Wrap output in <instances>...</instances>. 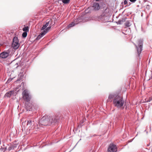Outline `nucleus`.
Masks as SVG:
<instances>
[{
    "mask_svg": "<svg viewBox=\"0 0 152 152\" xmlns=\"http://www.w3.org/2000/svg\"><path fill=\"white\" fill-rule=\"evenodd\" d=\"M59 117L58 116L47 115L43 116L39 121L40 124L43 126L54 124L58 122Z\"/></svg>",
    "mask_w": 152,
    "mask_h": 152,
    "instance_id": "f257e3e1",
    "label": "nucleus"
},
{
    "mask_svg": "<svg viewBox=\"0 0 152 152\" xmlns=\"http://www.w3.org/2000/svg\"><path fill=\"white\" fill-rule=\"evenodd\" d=\"M124 102L123 97L118 95L115 96L113 100L114 105L118 108H120L122 107Z\"/></svg>",
    "mask_w": 152,
    "mask_h": 152,
    "instance_id": "f03ea898",
    "label": "nucleus"
},
{
    "mask_svg": "<svg viewBox=\"0 0 152 152\" xmlns=\"http://www.w3.org/2000/svg\"><path fill=\"white\" fill-rule=\"evenodd\" d=\"M23 98L24 100L27 102L30 101L31 97L27 90H25L23 93Z\"/></svg>",
    "mask_w": 152,
    "mask_h": 152,
    "instance_id": "7ed1b4c3",
    "label": "nucleus"
},
{
    "mask_svg": "<svg viewBox=\"0 0 152 152\" xmlns=\"http://www.w3.org/2000/svg\"><path fill=\"white\" fill-rule=\"evenodd\" d=\"M142 42L143 41L142 40H140L138 42V46H136L137 53L139 56H140L142 50Z\"/></svg>",
    "mask_w": 152,
    "mask_h": 152,
    "instance_id": "20e7f679",
    "label": "nucleus"
},
{
    "mask_svg": "<svg viewBox=\"0 0 152 152\" xmlns=\"http://www.w3.org/2000/svg\"><path fill=\"white\" fill-rule=\"evenodd\" d=\"M19 91V89L18 88H16V89H15L13 91L7 92L5 94V96L10 97L11 96H15Z\"/></svg>",
    "mask_w": 152,
    "mask_h": 152,
    "instance_id": "39448f33",
    "label": "nucleus"
},
{
    "mask_svg": "<svg viewBox=\"0 0 152 152\" xmlns=\"http://www.w3.org/2000/svg\"><path fill=\"white\" fill-rule=\"evenodd\" d=\"M117 151V148L116 145L111 143L108 147L107 152H116Z\"/></svg>",
    "mask_w": 152,
    "mask_h": 152,
    "instance_id": "423d86ee",
    "label": "nucleus"
},
{
    "mask_svg": "<svg viewBox=\"0 0 152 152\" xmlns=\"http://www.w3.org/2000/svg\"><path fill=\"white\" fill-rule=\"evenodd\" d=\"M12 46L15 49H17L19 47L18 40L16 37H15L13 39Z\"/></svg>",
    "mask_w": 152,
    "mask_h": 152,
    "instance_id": "0eeeda50",
    "label": "nucleus"
},
{
    "mask_svg": "<svg viewBox=\"0 0 152 152\" xmlns=\"http://www.w3.org/2000/svg\"><path fill=\"white\" fill-rule=\"evenodd\" d=\"M50 29V27H47L45 30L43 31V32H42L41 34L39 35L37 37V39H39L44 35H45Z\"/></svg>",
    "mask_w": 152,
    "mask_h": 152,
    "instance_id": "6e6552de",
    "label": "nucleus"
},
{
    "mask_svg": "<svg viewBox=\"0 0 152 152\" xmlns=\"http://www.w3.org/2000/svg\"><path fill=\"white\" fill-rule=\"evenodd\" d=\"M9 55V53H8L3 52L0 54V57L3 58H5L8 57Z\"/></svg>",
    "mask_w": 152,
    "mask_h": 152,
    "instance_id": "1a4fd4ad",
    "label": "nucleus"
},
{
    "mask_svg": "<svg viewBox=\"0 0 152 152\" xmlns=\"http://www.w3.org/2000/svg\"><path fill=\"white\" fill-rule=\"evenodd\" d=\"M117 95L115 94H110L109 95L108 99L107 100V101L111 102L114 99L115 96Z\"/></svg>",
    "mask_w": 152,
    "mask_h": 152,
    "instance_id": "9d476101",
    "label": "nucleus"
},
{
    "mask_svg": "<svg viewBox=\"0 0 152 152\" xmlns=\"http://www.w3.org/2000/svg\"><path fill=\"white\" fill-rule=\"evenodd\" d=\"M26 109L27 111H30L32 109V104L30 103H26Z\"/></svg>",
    "mask_w": 152,
    "mask_h": 152,
    "instance_id": "9b49d317",
    "label": "nucleus"
},
{
    "mask_svg": "<svg viewBox=\"0 0 152 152\" xmlns=\"http://www.w3.org/2000/svg\"><path fill=\"white\" fill-rule=\"evenodd\" d=\"M79 20V19H76L74 20V22H72L69 24L68 26V28L71 27L75 26V24H77L78 23L77 21Z\"/></svg>",
    "mask_w": 152,
    "mask_h": 152,
    "instance_id": "f8f14e48",
    "label": "nucleus"
},
{
    "mask_svg": "<svg viewBox=\"0 0 152 152\" xmlns=\"http://www.w3.org/2000/svg\"><path fill=\"white\" fill-rule=\"evenodd\" d=\"M103 16H107L110 15L109 9L107 7L105 9L103 12Z\"/></svg>",
    "mask_w": 152,
    "mask_h": 152,
    "instance_id": "ddd939ff",
    "label": "nucleus"
},
{
    "mask_svg": "<svg viewBox=\"0 0 152 152\" xmlns=\"http://www.w3.org/2000/svg\"><path fill=\"white\" fill-rule=\"evenodd\" d=\"M34 124V121L31 119H29L26 122V125L28 127H30L31 126H33Z\"/></svg>",
    "mask_w": 152,
    "mask_h": 152,
    "instance_id": "4468645a",
    "label": "nucleus"
},
{
    "mask_svg": "<svg viewBox=\"0 0 152 152\" xmlns=\"http://www.w3.org/2000/svg\"><path fill=\"white\" fill-rule=\"evenodd\" d=\"M50 21H48V22H47L46 23V24L45 25H44L42 27V28L41 30H45L44 29L46 28L48 26V27H49L50 26L51 27V23Z\"/></svg>",
    "mask_w": 152,
    "mask_h": 152,
    "instance_id": "2eb2a0df",
    "label": "nucleus"
},
{
    "mask_svg": "<svg viewBox=\"0 0 152 152\" xmlns=\"http://www.w3.org/2000/svg\"><path fill=\"white\" fill-rule=\"evenodd\" d=\"M93 7L94 9L95 10H98L100 8V6L98 3H95L94 4Z\"/></svg>",
    "mask_w": 152,
    "mask_h": 152,
    "instance_id": "dca6fc26",
    "label": "nucleus"
},
{
    "mask_svg": "<svg viewBox=\"0 0 152 152\" xmlns=\"http://www.w3.org/2000/svg\"><path fill=\"white\" fill-rule=\"evenodd\" d=\"M29 28L28 27V26H25L23 28V30L24 31L27 32L29 31Z\"/></svg>",
    "mask_w": 152,
    "mask_h": 152,
    "instance_id": "f3484780",
    "label": "nucleus"
},
{
    "mask_svg": "<svg viewBox=\"0 0 152 152\" xmlns=\"http://www.w3.org/2000/svg\"><path fill=\"white\" fill-rule=\"evenodd\" d=\"M125 25L127 27H129L131 25V24L129 21H127L125 23Z\"/></svg>",
    "mask_w": 152,
    "mask_h": 152,
    "instance_id": "a211bd4d",
    "label": "nucleus"
},
{
    "mask_svg": "<svg viewBox=\"0 0 152 152\" xmlns=\"http://www.w3.org/2000/svg\"><path fill=\"white\" fill-rule=\"evenodd\" d=\"M27 32H24L22 34V36L23 38H26L27 37Z\"/></svg>",
    "mask_w": 152,
    "mask_h": 152,
    "instance_id": "6ab92c4d",
    "label": "nucleus"
},
{
    "mask_svg": "<svg viewBox=\"0 0 152 152\" xmlns=\"http://www.w3.org/2000/svg\"><path fill=\"white\" fill-rule=\"evenodd\" d=\"M63 3L65 4H67L69 2L70 0H62Z\"/></svg>",
    "mask_w": 152,
    "mask_h": 152,
    "instance_id": "aec40b11",
    "label": "nucleus"
},
{
    "mask_svg": "<svg viewBox=\"0 0 152 152\" xmlns=\"http://www.w3.org/2000/svg\"><path fill=\"white\" fill-rule=\"evenodd\" d=\"M145 102H150L152 100V98L151 97H150L147 100H146V99H145Z\"/></svg>",
    "mask_w": 152,
    "mask_h": 152,
    "instance_id": "412c9836",
    "label": "nucleus"
},
{
    "mask_svg": "<svg viewBox=\"0 0 152 152\" xmlns=\"http://www.w3.org/2000/svg\"><path fill=\"white\" fill-rule=\"evenodd\" d=\"M18 63H16L15 64V67L16 68H17L18 67Z\"/></svg>",
    "mask_w": 152,
    "mask_h": 152,
    "instance_id": "4be33fe9",
    "label": "nucleus"
},
{
    "mask_svg": "<svg viewBox=\"0 0 152 152\" xmlns=\"http://www.w3.org/2000/svg\"><path fill=\"white\" fill-rule=\"evenodd\" d=\"M129 1L132 3H134L137 1V0H129Z\"/></svg>",
    "mask_w": 152,
    "mask_h": 152,
    "instance_id": "5701e85b",
    "label": "nucleus"
},
{
    "mask_svg": "<svg viewBox=\"0 0 152 152\" xmlns=\"http://www.w3.org/2000/svg\"><path fill=\"white\" fill-rule=\"evenodd\" d=\"M24 84V83L23 82H22L21 83V85H22L23 86Z\"/></svg>",
    "mask_w": 152,
    "mask_h": 152,
    "instance_id": "b1692460",
    "label": "nucleus"
},
{
    "mask_svg": "<svg viewBox=\"0 0 152 152\" xmlns=\"http://www.w3.org/2000/svg\"><path fill=\"white\" fill-rule=\"evenodd\" d=\"M26 122V121H25V122H23L22 123V124H23V125L24 124H25V123Z\"/></svg>",
    "mask_w": 152,
    "mask_h": 152,
    "instance_id": "393cba45",
    "label": "nucleus"
},
{
    "mask_svg": "<svg viewBox=\"0 0 152 152\" xmlns=\"http://www.w3.org/2000/svg\"><path fill=\"white\" fill-rule=\"evenodd\" d=\"M145 2H146L147 1V0H143Z\"/></svg>",
    "mask_w": 152,
    "mask_h": 152,
    "instance_id": "a878e982",
    "label": "nucleus"
},
{
    "mask_svg": "<svg viewBox=\"0 0 152 152\" xmlns=\"http://www.w3.org/2000/svg\"><path fill=\"white\" fill-rule=\"evenodd\" d=\"M96 1H99V0H96Z\"/></svg>",
    "mask_w": 152,
    "mask_h": 152,
    "instance_id": "bb28decb",
    "label": "nucleus"
},
{
    "mask_svg": "<svg viewBox=\"0 0 152 152\" xmlns=\"http://www.w3.org/2000/svg\"><path fill=\"white\" fill-rule=\"evenodd\" d=\"M19 107V105H18V108Z\"/></svg>",
    "mask_w": 152,
    "mask_h": 152,
    "instance_id": "cd10ccee",
    "label": "nucleus"
},
{
    "mask_svg": "<svg viewBox=\"0 0 152 152\" xmlns=\"http://www.w3.org/2000/svg\"><path fill=\"white\" fill-rule=\"evenodd\" d=\"M1 141H0V144H1Z\"/></svg>",
    "mask_w": 152,
    "mask_h": 152,
    "instance_id": "c85d7f7f",
    "label": "nucleus"
}]
</instances>
